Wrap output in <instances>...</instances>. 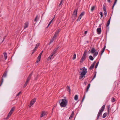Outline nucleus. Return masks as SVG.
<instances>
[{
	"label": "nucleus",
	"mask_w": 120,
	"mask_h": 120,
	"mask_svg": "<svg viewBox=\"0 0 120 120\" xmlns=\"http://www.w3.org/2000/svg\"><path fill=\"white\" fill-rule=\"evenodd\" d=\"M68 100L65 99L60 100L59 101V103L61 107H66L68 105Z\"/></svg>",
	"instance_id": "nucleus-1"
},
{
	"label": "nucleus",
	"mask_w": 120,
	"mask_h": 120,
	"mask_svg": "<svg viewBox=\"0 0 120 120\" xmlns=\"http://www.w3.org/2000/svg\"><path fill=\"white\" fill-rule=\"evenodd\" d=\"M80 70H82V71L81 72H80V76L79 77V79H82L83 77L85 78V75L87 72V69L85 67H83L82 68H81Z\"/></svg>",
	"instance_id": "nucleus-2"
},
{
	"label": "nucleus",
	"mask_w": 120,
	"mask_h": 120,
	"mask_svg": "<svg viewBox=\"0 0 120 120\" xmlns=\"http://www.w3.org/2000/svg\"><path fill=\"white\" fill-rule=\"evenodd\" d=\"M105 105H103L101 107V109L99 110V111L98 114L97 118V120H98L100 116L102 115V112L104 110L105 108Z\"/></svg>",
	"instance_id": "nucleus-3"
},
{
	"label": "nucleus",
	"mask_w": 120,
	"mask_h": 120,
	"mask_svg": "<svg viewBox=\"0 0 120 120\" xmlns=\"http://www.w3.org/2000/svg\"><path fill=\"white\" fill-rule=\"evenodd\" d=\"M90 51V52H91L92 54H93V57H95L98 54V52L97 51H96V50L95 48L93 47L91 49V50L90 51V50H89Z\"/></svg>",
	"instance_id": "nucleus-4"
},
{
	"label": "nucleus",
	"mask_w": 120,
	"mask_h": 120,
	"mask_svg": "<svg viewBox=\"0 0 120 120\" xmlns=\"http://www.w3.org/2000/svg\"><path fill=\"white\" fill-rule=\"evenodd\" d=\"M87 53V52L86 50L84 52L83 55L82 56V57L81 59L80 60V63H82L86 59V54Z\"/></svg>",
	"instance_id": "nucleus-5"
},
{
	"label": "nucleus",
	"mask_w": 120,
	"mask_h": 120,
	"mask_svg": "<svg viewBox=\"0 0 120 120\" xmlns=\"http://www.w3.org/2000/svg\"><path fill=\"white\" fill-rule=\"evenodd\" d=\"M7 71H6L4 73L3 75H2L1 79L0 81V86H1L3 82L4 78H5L7 77Z\"/></svg>",
	"instance_id": "nucleus-6"
},
{
	"label": "nucleus",
	"mask_w": 120,
	"mask_h": 120,
	"mask_svg": "<svg viewBox=\"0 0 120 120\" xmlns=\"http://www.w3.org/2000/svg\"><path fill=\"white\" fill-rule=\"evenodd\" d=\"M15 108V107H14L11 108V110L8 114V117L10 116L12 114Z\"/></svg>",
	"instance_id": "nucleus-7"
},
{
	"label": "nucleus",
	"mask_w": 120,
	"mask_h": 120,
	"mask_svg": "<svg viewBox=\"0 0 120 120\" xmlns=\"http://www.w3.org/2000/svg\"><path fill=\"white\" fill-rule=\"evenodd\" d=\"M36 100V98H34L33 99L30 101V107H31V106L35 102Z\"/></svg>",
	"instance_id": "nucleus-8"
},
{
	"label": "nucleus",
	"mask_w": 120,
	"mask_h": 120,
	"mask_svg": "<svg viewBox=\"0 0 120 120\" xmlns=\"http://www.w3.org/2000/svg\"><path fill=\"white\" fill-rule=\"evenodd\" d=\"M96 63V62H94L93 63L91 64V66L89 68V70H91L93 69L94 67V65Z\"/></svg>",
	"instance_id": "nucleus-9"
},
{
	"label": "nucleus",
	"mask_w": 120,
	"mask_h": 120,
	"mask_svg": "<svg viewBox=\"0 0 120 120\" xmlns=\"http://www.w3.org/2000/svg\"><path fill=\"white\" fill-rule=\"evenodd\" d=\"M103 11H104V15H105V16L106 17V16L107 13V11H106V8H105V6L104 5H103Z\"/></svg>",
	"instance_id": "nucleus-10"
},
{
	"label": "nucleus",
	"mask_w": 120,
	"mask_h": 120,
	"mask_svg": "<svg viewBox=\"0 0 120 120\" xmlns=\"http://www.w3.org/2000/svg\"><path fill=\"white\" fill-rule=\"evenodd\" d=\"M97 31L98 34H100L101 32V27L98 28L97 30Z\"/></svg>",
	"instance_id": "nucleus-11"
},
{
	"label": "nucleus",
	"mask_w": 120,
	"mask_h": 120,
	"mask_svg": "<svg viewBox=\"0 0 120 120\" xmlns=\"http://www.w3.org/2000/svg\"><path fill=\"white\" fill-rule=\"evenodd\" d=\"M28 22H26L25 23H24V28L26 29L27 28L28 26Z\"/></svg>",
	"instance_id": "nucleus-12"
},
{
	"label": "nucleus",
	"mask_w": 120,
	"mask_h": 120,
	"mask_svg": "<svg viewBox=\"0 0 120 120\" xmlns=\"http://www.w3.org/2000/svg\"><path fill=\"white\" fill-rule=\"evenodd\" d=\"M74 112L73 111H72V112L69 118V120H71V119L74 116Z\"/></svg>",
	"instance_id": "nucleus-13"
},
{
	"label": "nucleus",
	"mask_w": 120,
	"mask_h": 120,
	"mask_svg": "<svg viewBox=\"0 0 120 120\" xmlns=\"http://www.w3.org/2000/svg\"><path fill=\"white\" fill-rule=\"evenodd\" d=\"M66 88L67 91H68L69 92V93L70 94L71 90L70 86H67L66 87Z\"/></svg>",
	"instance_id": "nucleus-14"
},
{
	"label": "nucleus",
	"mask_w": 120,
	"mask_h": 120,
	"mask_svg": "<svg viewBox=\"0 0 120 120\" xmlns=\"http://www.w3.org/2000/svg\"><path fill=\"white\" fill-rule=\"evenodd\" d=\"M33 73V71H32L31 72V73L29 75V76L27 78V79L30 80V79L31 78V77L32 76V74Z\"/></svg>",
	"instance_id": "nucleus-15"
},
{
	"label": "nucleus",
	"mask_w": 120,
	"mask_h": 120,
	"mask_svg": "<svg viewBox=\"0 0 120 120\" xmlns=\"http://www.w3.org/2000/svg\"><path fill=\"white\" fill-rule=\"evenodd\" d=\"M105 48H106V46L105 45L104 47L103 48L102 50V51H101V55L104 52V51L105 50Z\"/></svg>",
	"instance_id": "nucleus-16"
},
{
	"label": "nucleus",
	"mask_w": 120,
	"mask_h": 120,
	"mask_svg": "<svg viewBox=\"0 0 120 120\" xmlns=\"http://www.w3.org/2000/svg\"><path fill=\"white\" fill-rule=\"evenodd\" d=\"M77 16V15H72L71 17L73 20H74L76 19Z\"/></svg>",
	"instance_id": "nucleus-17"
},
{
	"label": "nucleus",
	"mask_w": 120,
	"mask_h": 120,
	"mask_svg": "<svg viewBox=\"0 0 120 120\" xmlns=\"http://www.w3.org/2000/svg\"><path fill=\"white\" fill-rule=\"evenodd\" d=\"M45 113L44 111H43L41 113V114L40 116L41 117H43L45 116Z\"/></svg>",
	"instance_id": "nucleus-18"
},
{
	"label": "nucleus",
	"mask_w": 120,
	"mask_h": 120,
	"mask_svg": "<svg viewBox=\"0 0 120 120\" xmlns=\"http://www.w3.org/2000/svg\"><path fill=\"white\" fill-rule=\"evenodd\" d=\"M77 10L75 9V10L73 13V14L72 15H77Z\"/></svg>",
	"instance_id": "nucleus-19"
},
{
	"label": "nucleus",
	"mask_w": 120,
	"mask_h": 120,
	"mask_svg": "<svg viewBox=\"0 0 120 120\" xmlns=\"http://www.w3.org/2000/svg\"><path fill=\"white\" fill-rule=\"evenodd\" d=\"M111 18V17H110V18L108 20V21L107 22V24L106 26L107 27H108L109 25L110 24V19Z\"/></svg>",
	"instance_id": "nucleus-20"
},
{
	"label": "nucleus",
	"mask_w": 120,
	"mask_h": 120,
	"mask_svg": "<svg viewBox=\"0 0 120 120\" xmlns=\"http://www.w3.org/2000/svg\"><path fill=\"white\" fill-rule=\"evenodd\" d=\"M90 86V83L89 84L87 87L86 90V92H87L88 91L89 89Z\"/></svg>",
	"instance_id": "nucleus-21"
},
{
	"label": "nucleus",
	"mask_w": 120,
	"mask_h": 120,
	"mask_svg": "<svg viewBox=\"0 0 120 120\" xmlns=\"http://www.w3.org/2000/svg\"><path fill=\"white\" fill-rule=\"evenodd\" d=\"M3 54L4 55V59L6 60L7 58V54L5 52H4L3 53Z\"/></svg>",
	"instance_id": "nucleus-22"
},
{
	"label": "nucleus",
	"mask_w": 120,
	"mask_h": 120,
	"mask_svg": "<svg viewBox=\"0 0 120 120\" xmlns=\"http://www.w3.org/2000/svg\"><path fill=\"white\" fill-rule=\"evenodd\" d=\"M89 58L91 60H93L94 59L93 57L91 55H90L89 56Z\"/></svg>",
	"instance_id": "nucleus-23"
},
{
	"label": "nucleus",
	"mask_w": 120,
	"mask_h": 120,
	"mask_svg": "<svg viewBox=\"0 0 120 120\" xmlns=\"http://www.w3.org/2000/svg\"><path fill=\"white\" fill-rule=\"evenodd\" d=\"M107 115V113L106 112H105L104 113L102 116V117L103 118H105Z\"/></svg>",
	"instance_id": "nucleus-24"
},
{
	"label": "nucleus",
	"mask_w": 120,
	"mask_h": 120,
	"mask_svg": "<svg viewBox=\"0 0 120 120\" xmlns=\"http://www.w3.org/2000/svg\"><path fill=\"white\" fill-rule=\"evenodd\" d=\"M78 96L77 95H75L74 97V99L75 100L77 101L78 100Z\"/></svg>",
	"instance_id": "nucleus-25"
},
{
	"label": "nucleus",
	"mask_w": 120,
	"mask_h": 120,
	"mask_svg": "<svg viewBox=\"0 0 120 120\" xmlns=\"http://www.w3.org/2000/svg\"><path fill=\"white\" fill-rule=\"evenodd\" d=\"M110 105H109L107 106V110H108V114H109V109L110 108Z\"/></svg>",
	"instance_id": "nucleus-26"
},
{
	"label": "nucleus",
	"mask_w": 120,
	"mask_h": 120,
	"mask_svg": "<svg viewBox=\"0 0 120 120\" xmlns=\"http://www.w3.org/2000/svg\"><path fill=\"white\" fill-rule=\"evenodd\" d=\"M117 0H115V1L113 5V6H112V9L113 10V9L114 7L116 4V3L117 1Z\"/></svg>",
	"instance_id": "nucleus-27"
},
{
	"label": "nucleus",
	"mask_w": 120,
	"mask_h": 120,
	"mask_svg": "<svg viewBox=\"0 0 120 120\" xmlns=\"http://www.w3.org/2000/svg\"><path fill=\"white\" fill-rule=\"evenodd\" d=\"M57 51L56 49H54L53 50V52L52 53V54H53L54 55L55 53H56L57 52Z\"/></svg>",
	"instance_id": "nucleus-28"
},
{
	"label": "nucleus",
	"mask_w": 120,
	"mask_h": 120,
	"mask_svg": "<svg viewBox=\"0 0 120 120\" xmlns=\"http://www.w3.org/2000/svg\"><path fill=\"white\" fill-rule=\"evenodd\" d=\"M37 49V47H35L34 49L33 50V52H32V55L35 52L36 50Z\"/></svg>",
	"instance_id": "nucleus-29"
},
{
	"label": "nucleus",
	"mask_w": 120,
	"mask_h": 120,
	"mask_svg": "<svg viewBox=\"0 0 120 120\" xmlns=\"http://www.w3.org/2000/svg\"><path fill=\"white\" fill-rule=\"evenodd\" d=\"M95 6H92L91 8V11H93L94 9Z\"/></svg>",
	"instance_id": "nucleus-30"
},
{
	"label": "nucleus",
	"mask_w": 120,
	"mask_h": 120,
	"mask_svg": "<svg viewBox=\"0 0 120 120\" xmlns=\"http://www.w3.org/2000/svg\"><path fill=\"white\" fill-rule=\"evenodd\" d=\"M54 38H52L50 42L49 43V44H51V43L54 41Z\"/></svg>",
	"instance_id": "nucleus-31"
},
{
	"label": "nucleus",
	"mask_w": 120,
	"mask_h": 120,
	"mask_svg": "<svg viewBox=\"0 0 120 120\" xmlns=\"http://www.w3.org/2000/svg\"><path fill=\"white\" fill-rule=\"evenodd\" d=\"M82 17L81 16H80L79 15L78 17V19H77V21H79L80 20V19H81V18Z\"/></svg>",
	"instance_id": "nucleus-32"
},
{
	"label": "nucleus",
	"mask_w": 120,
	"mask_h": 120,
	"mask_svg": "<svg viewBox=\"0 0 120 120\" xmlns=\"http://www.w3.org/2000/svg\"><path fill=\"white\" fill-rule=\"evenodd\" d=\"M100 15L101 16V17L100 18V19H101L103 16V13L102 12H100Z\"/></svg>",
	"instance_id": "nucleus-33"
},
{
	"label": "nucleus",
	"mask_w": 120,
	"mask_h": 120,
	"mask_svg": "<svg viewBox=\"0 0 120 120\" xmlns=\"http://www.w3.org/2000/svg\"><path fill=\"white\" fill-rule=\"evenodd\" d=\"M85 13L84 12H83L80 14V15L82 17V16L84 15Z\"/></svg>",
	"instance_id": "nucleus-34"
},
{
	"label": "nucleus",
	"mask_w": 120,
	"mask_h": 120,
	"mask_svg": "<svg viewBox=\"0 0 120 120\" xmlns=\"http://www.w3.org/2000/svg\"><path fill=\"white\" fill-rule=\"evenodd\" d=\"M3 56V55H2L0 57V60L1 61H2L3 60L4 58Z\"/></svg>",
	"instance_id": "nucleus-35"
},
{
	"label": "nucleus",
	"mask_w": 120,
	"mask_h": 120,
	"mask_svg": "<svg viewBox=\"0 0 120 120\" xmlns=\"http://www.w3.org/2000/svg\"><path fill=\"white\" fill-rule=\"evenodd\" d=\"M76 57V54H75V53L74 54V55H73V60H75V59Z\"/></svg>",
	"instance_id": "nucleus-36"
},
{
	"label": "nucleus",
	"mask_w": 120,
	"mask_h": 120,
	"mask_svg": "<svg viewBox=\"0 0 120 120\" xmlns=\"http://www.w3.org/2000/svg\"><path fill=\"white\" fill-rule=\"evenodd\" d=\"M38 15H36V17L35 18L34 21L35 22H37V18H38Z\"/></svg>",
	"instance_id": "nucleus-37"
},
{
	"label": "nucleus",
	"mask_w": 120,
	"mask_h": 120,
	"mask_svg": "<svg viewBox=\"0 0 120 120\" xmlns=\"http://www.w3.org/2000/svg\"><path fill=\"white\" fill-rule=\"evenodd\" d=\"M115 101V99L114 98H111V101L112 102H114Z\"/></svg>",
	"instance_id": "nucleus-38"
},
{
	"label": "nucleus",
	"mask_w": 120,
	"mask_h": 120,
	"mask_svg": "<svg viewBox=\"0 0 120 120\" xmlns=\"http://www.w3.org/2000/svg\"><path fill=\"white\" fill-rule=\"evenodd\" d=\"M98 63H99V62H97V63H96V64L95 66V68H97V67L98 66Z\"/></svg>",
	"instance_id": "nucleus-39"
},
{
	"label": "nucleus",
	"mask_w": 120,
	"mask_h": 120,
	"mask_svg": "<svg viewBox=\"0 0 120 120\" xmlns=\"http://www.w3.org/2000/svg\"><path fill=\"white\" fill-rule=\"evenodd\" d=\"M96 72H95V74L94 75V77H93V78L92 79V80H91V81H92V80H93V79L94 78H95V77L96 76Z\"/></svg>",
	"instance_id": "nucleus-40"
},
{
	"label": "nucleus",
	"mask_w": 120,
	"mask_h": 120,
	"mask_svg": "<svg viewBox=\"0 0 120 120\" xmlns=\"http://www.w3.org/2000/svg\"><path fill=\"white\" fill-rule=\"evenodd\" d=\"M40 43H38L36 44V47H37V48H38V47L39 46Z\"/></svg>",
	"instance_id": "nucleus-41"
},
{
	"label": "nucleus",
	"mask_w": 120,
	"mask_h": 120,
	"mask_svg": "<svg viewBox=\"0 0 120 120\" xmlns=\"http://www.w3.org/2000/svg\"><path fill=\"white\" fill-rule=\"evenodd\" d=\"M41 56H38V61H40Z\"/></svg>",
	"instance_id": "nucleus-42"
},
{
	"label": "nucleus",
	"mask_w": 120,
	"mask_h": 120,
	"mask_svg": "<svg viewBox=\"0 0 120 120\" xmlns=\"http://www.w3.org/2000/svg\"><path fill=\"white\" fill-rule=\"evenodd\" d=\"M62 2H63V0H62L61 1L59 5H58L59 7H60V6L62 4Z\"/></svg>",
	"instance_id": "nucleus-43"
},
{
	"label": "nucleus",
	"mask_w": 120,
	"mask_h": 120,
	"mask_svg": "<svg viewBox=\"0 0 120 120\" xmlns=\"http://www.w3.org/2000/svg\"><path fill=\"white\" fill-rule=\"evenodd\" d=\"M57 34H56L55 33L54 36H53V38H55L57 36Z\"/></svg>",
	"instance_id": "nucleus-44"
},
{
	"label": "nucleus",
	"mask_w": 120,
	"mask_h": 120,
	"mask_svg": "<svg viewBox=\"0 0 120 120\" xmlns=\"http://www.w3.org/2000/svg\"><path fill=\"white\" fill-rule=\"evenodd\" d=\"M27 84H28L27 83V82H26V83H25V84H24V88L26 86H27Z\"/></svg>",
	"instance_id": "nucleus-45"
},
{
	"label": "nucleus",
	"mask_w": 120,
	"mask_h": 120,
	"mask_svg": "<svg viewBox=\"0 0 120 120\" xmlns=\"http://www.w3.org/2000/svg\"><path fill=\"white\" fill-rule=\"evenodd\" d=\"M85 94L84 96H83V98L82 99V101H81V102H83V101L84 100V98H85Z\"/></svg>",
	"instance_id": "nucleus-46"
},
{
	"label": "nucleus",
	"mask_w": 120,
	"mask_h": 120,
	"mask_svg": "<svg viewBox=\"0 0 120 120\" xmlns=\"http://www.w3.org/2000/svg\"><path fill=\"white\" fill-rule=\"evenodd\" d=\"M59 47L57 46L56 47V48L55 49H56V50H57L59 49Z\"/></svg>",
	"instance_id": "nucleus-47"
},
{
	"label": "nucleus",
	"mask_w": 120,
	"mask_h": 120,
	"mask_svg": "<svg viewBox=\"0 0 120 120\" xmlns=\"http://www.w3.org/2000/svg\"><path fill=\"white\" fill-rule=\"evenodd\" d=\"M21 92H19L17 95H16V96H19L20 94H21Z\"/></svg>",
	"instance_id": "nucleus-48"
},
{
	"label": "nucleus",
	"mask_w": 120,
	"mask_h": 120,
	"mask_svg": "<svg viewBox=\"0 0 120 120\" xmlns=\"http://www.w3.org/2000/svg\"><path fill=\"white\" fill-rule=\"evenodd\" d=\"M51 58L50 57H49L47 59V60L48 61H49L51 59Z\"/></svg>",
	"instance_id": "nucleus-49"
},
{
	"label": "nucleus",
	"mask_w": 120,
	"mask_h": 120,
	"mask_svg": "<svg viewBox=\"0 0 120 120\" xmlns=\"http://www.w3.org/2000/svg\"><path fill=\"white\" fill-rule=\"evenodd\" d=\"M53 54L52 53L51 55L49 57H50L52 58V56H53Z\"/></svg>",
	"instance_id": "nucleus-50"
},
{
	"label": "nucleus",
	"mask_w": 120,
	"mask_h": 120,
	"mask_svg": "<svg viewBox=\"0 0 120 120\" xmlns=\"http://www.w3.org/2000/svg\"><path fill=\"white\" fill-rule=\"evenodd\" d=\"M59 33V32L57 31H56V32L55 34H57L58 35V34Z\"/></svg>",
	"instance_id": "nucleus-51"
},
{
	"label": "nucleus",
	"mask_w": 120,
	"mask_h": 120,
	"mask_svg": "<svg viewBox=\"0 0 120 120\" xmlns=\"http://www.w3.org/2000/svg\"><path fill=\"white\" fill-rule=\"evenodd\" d=\"M87 32V31H85L84 33V34H86Z\"/></svg>",
	"instance_id": "nucleus-52"
},
{
	"label": "nucleus",
	"mask_w": 120,
	"mask_h": 120,
	"mask_svg": "<svg viewBox=\"0 0 120 120\" xmlns=\"http://www.w3.org/2000/svg\"><path fill=\"white\" fill-rule=\"evenodd\" d=\"M29 80H29V79H27V80H26V82H27V83H28V82Z\"/></svg>",
	"instance_id": "nucleus-53"
},
{
	"label": "nucleus",
	"mask_w": 120,
	"mask_h": 120,
	"mask_svg": "<svg viewBox=\"0 0 120 120\" xmlns=\"http://www.w3.org/2000/svg\"><path fill=\"white\" fill-rule=\"evenodd\" d=\"M52 22H51V21H50L49 22V24H48V26H49L50 25L51 23Z\"/></svg>",
	"instance_id": "nucleus-54"
},
{
	"label": "nucleus",
	"mask_w": 120,
	"mask_h": 120,
	"mask_svg": "<svg viewBox=\"0 0 120 120\" xmlns=\"http://www.w3.org/2000/svg\"><path fill=\"white\" fill-rule=\"evenodd\" d=\"M6 36H5V37H4V38H3V41H2H2H4V40L5 39V37H6Z\"/></svg>",
	"instance_id": "nucleus-55"
},
{
	"label": "nucleus",
	"mask_w": 120,
	"mask_h": 120,
	"mask_svg": "<svg viewBox=\"0 0 120 120\" xmlns=\"http://www.w3.org/2000/svg\"><path fill=\"white\" fill-rule=\"evenodd\" d=\"M101 24H99V28L100 27H101Z\"/></svg>",
	"instance_id": "nucleus-56"
},
{
	"label": "nucleus",
	"mask_w": 120,
	"mask_h": 120,
	"mask_svg": "<svg viewBox=\"0 0 120 120\" xmlns=\"http://www.w3.org/2000/svg\"><path fill=\"white\" fill-rule=\"evenodd\" d=\"M107 1L109 3H110V0H107Z\"/></svg>",
	"instance_id": "nucleus-57"
},
{
	"label": "nucleus",
	"mask_w": 120,
	"mask_h": 120,
	"mask_svg": "<svg viewBox=\"0 0 120 120\" xmlns=\"http://www.w3.org/2000/svg\"><path fill=\"white\" fill-rule=\"evenodd\" d=\"M41 55H42L41 53H40V54H39V56H41Z\"/></svg>",
	"instance_id": "nucleus-58"
},
{
	"label": "nucleus",
	"mask_w": 120,
	"mask_h": 120,
	"mask_svg": "<svg viewBox=\"0 0 120 120\" xmlns=\"http://www.w3.org/2000/svg\"><path fill=\"white\" fill-rule=\"evenodd\" d=\"M39 61H38V59L36 61V62L37 63H38V62H39Z\"/></svg>",
	"instance_id": "nucleus-59"
},
{
	"label": "nucleus",
	"mask_w": 120,
	"mask_h": 120,
	"mask_svg": "<svg viewBox=\"0 0 120 120\" xmlns=\"http://www.w3.org/2000/svg\"><path fill=\"white\" fill-rule=\"evenodd\" d=\"M86 82H84V84H85V85H86Z\"/></svg>",
	"instance_id": "nucleus-60"
},
{
	"label": "nucleus",
	"mask_w": 120,
	"mask_h": 120,
	"mask_svg": "<svg viewBox=\"0 0 120 120\" xmlns=\"http://www.w3.org/2000/svg\"><path fill=\"white\" fill-rule=\"evenodd\" d=\"M55 18V17L54 16V17L52 19L53 20H54V19Z\"/></svg>",
	"instance_id": "nucleus-61"
},
{
	"label": "nucleus",
	"mask_w": 120,
	"mask_h": 120,
	"mask_svg": "<svg viewBox=\"0 0 120 120\" xmlns=\"http://www.w3.org/2000/svg\"><path fill=\"white\" fill-rule=\"evenodd\" d=\"M43 51H42L40 53H41V54H42V53H43Z\"/></svg>",
	"instance_id": "nucleus-62"
},
{
	"label": "nucleus",
	"mask_w": 120,
	"mask_h": 120,
	"mask_svg": "<svg viewBox=\"0 0 120 120\" xmlns=\"http://www.w3.org/2000/svg\"><path fill=\"white\" fill-rule=\"evenodd\" d=\"M53 21V20L52 19L50 21H51V22H52V21Z\"/></svg>",
	"instance_id": "nucleus-63"
},
{
	"label": "nucleus",
	"mask_w": 120,
	"mask_h": 120,
	"mask_svg": "<svg viewBox=\"0 0 120 120\" xmlns=\"http://www.w3.org/2000/svg\"><path fill=\"white\" fill-rule=\"evenodd\" d=\"M60 30H59L58 31H57L59 32L60 31Z\"/></svg>",
	"instance_id": "nucleus-64"
}]
</instances>
